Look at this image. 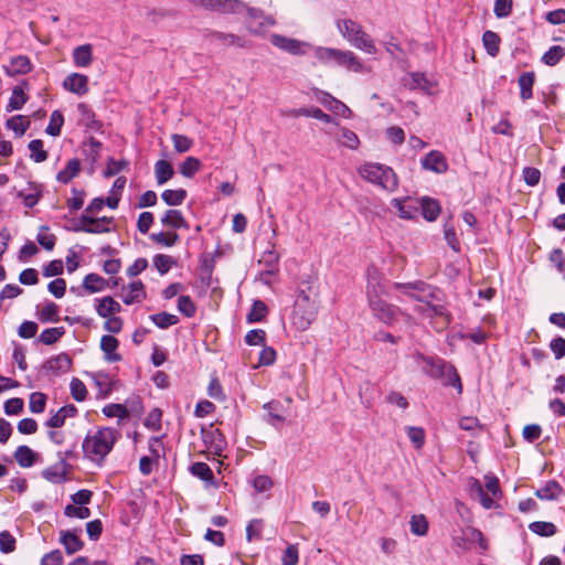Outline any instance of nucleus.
<instances>
[{"mask_svg":"<svg viewBox=\"0 0 565 565\" xmlns=\"http://www.w3.org/2000/svg\"><path fill=\"white\" fill-rule=\"evenodd\" d=\"M386 289L381 273L375 267L367 269L366 298L372 315L385 324H393L401 310L384 298Z\"/></svg>","mask_w":565,"mask_h":565,"instance_id":"obj_1","label":"nucleus"},{"mask_svg":"<svg viewBox=\"0 0 565 565\" xmlns=\"http://www.w3.org/2000/svg\"><path fill=\"white\" fill-rule=\"evenodd\" d=\"M120 434L110 427H99L89 431L83 440L84 456L100 466L114 448Z\"/></svg>","mask_w":565,"mask_h":565,"instance_id":"obj_2","label":"nucleus"},{"mask_svg":"<svg viewBox=\"0 0 565 565\" xmlns=\"http://www.w3.org/2000/svg\"><path fill=\"white\" fill-rule=\"evenodd\" d=\"M393 287L403 296L423 302L425 306L418 309L424 311L428 317H447V311L444 306L430 303V300L436 298L435 289L424 281L394 282Z\"/></svg>","mask_w":565,"mask_h":565,"instance_id":"obj_3","label":"nucleus"},{"mask_svg":"<svg viewBox=\"0 0 565 565\" xmlns=\"http://www.w3.org/2000/svg\"><path fill=\"white\" fill-rule=\"evenodd\" d=\"M318 309L317 292L311 287L308 288V291L301 289L297 295L291 312L292 326L299 331L307 330L316 320Z\"/></svg>","mask_w":565,"mask_h":565,"instance_id":"obj_4","label":"nucleus"},{"mask_svg":"<svg viewBox=\"0 0 565 565\" xmlns=\"http://www.w3.org/2000/svg\"><path fill=\"white\" fill-rule=\"evenodd\" d=\"M335 25L343 39L352 46L369 54L376 53L377 50L374 41L356 21L338 19Z\"/></svg>","mask_w":565,"mask_h":565,"instance_id":"obj_5","label":"nucleus"},{"mask_svg":"<svg viewBox=\"0 0 565 565\" xmlns=\"http://www.w3.org/2000/svg\"><path fill=\"white\" fill-rule=\"evenodd\" d=\"M359 174L364 180L390 192L395 191L398 184L397 175L393 169L381 163H365L359 169Z\"/></svg>","mask_w":565,"mask_h":565,"instance_id":"obj_6","label":"nucleus"},{"mask_svg":"<svg viewBox=\"0 0 565 565\" xmlns=\"http://www.w3.org/2000/svg\"><path fill=\"white\" fill-rule=\"evenodd\" d=\"M470 492L472 498L479 500L484 509H492L494 507V499L501 494L499 480L493 475L484 477V484L473 479L470 486Z\"/></svg>","mask_w":565,"mask_h":565,"instance_id":"obj_7","label":"nucleus"},{"mask_svg":"<svg viewBox=\"0 0 565 565\" xmlns=\"http://www.w3.org/2000/svg\"><path fill=\"white\" fill-rule=\"evenodd\" d=\"M113 224V217H92L82 214L78 221L73 225L74 232H84L89 234L108 233Z\"/></svg>","mask_w":565,"mask_h":565,"instance_id":"obj_8","label":"nucleus"},{"mask_svg":"<svg viewBox=\"0 0 565 565\" xmlns=\"http://www.w3.org/2000/svg\"><path fill=\"white\" fill-rule=\"evenodd\" d=\"M194 7L213 10L220 13L237 14L244 11L245 3L241 0H189Z\"/></svg>","mask_w":565,"mask_h":565,"instance_id":"obj_9","label":"nucleus"},{"mask_svg":"<svg viewBox=\"0 0 565 565\" xmlns=\"http://www.w3.org/2000/svg\"><path fill=\"white\" fill-rule=\"evenodd\" d=\"M269 40L275 47L292 55H305L308 50L311 49V45L308 42L281 34H271Z\"/></svg>","mask_w":565,"mask_h":565,"instance_id":"obj_10","label":"nucleus"},{"mask_svg":"<svg viewBox=\"0 0 565 565\" xmlns=\"http://www.w3.org/2000/svg\"><path fill=\"white\" fill-rule=\"evenodd\" d=\"M244 11L247 12L249 18L248 30L253 34H263L268 26H274L276 24V20L271 15L265 14L259 9L249 8L245 4Z\"/></svg>","mask_w":565,"mask_h":565,"instance_id":"obj_11","label":"nucleus"},{"mask_svg":"<svg viewBox=\"0 0 565 565\" xmlns=\"http://www.w3.org/2000/svg\"><path fill=\"white\" fill-rule=\"evenodd\" d=\"M343 50L333 49V47H324V46H316L313 47V55L317 61L326 66H339L341 64Z\"/></svg>","mask_w":565,"mask_h":565,"instance_id":"obj_12","label":"nucleus"},{"mask_svg":"<svg viewBox=\"0 0 565 565\" xmlns=\"http://www.w3.org/2000/svg\"><path fill=\"white\" fill-rule=\"evenodd\" d=\"M433 365L436 369V373H434V375L438 374L441 376H446L447 377L446 384L456 387L458 390V392L461 393L462 385L460 382V376L457 373L456 369L451 364H448V363L439 360V361L435 362Z\"/></svg>","mask_w":565,"mask_h":565,"instance_id":"obj_13","label":"nucleus"},{"mask_svg":"<svg viewBox=\"0 0 565 565\" xmlns=\"http://www.w3.org/2000/svg\"><path fill=\"white\" fill-rule=\"evenodd\" d=\"M120 297L126 305L141 302L146 298L143 284L140 280L132 281L128 286H124Z\"/></svg>","mask_w":565,"mask_h":565,"instance_id":"obj_14","label":"nucleus"},{"mask_svg":"<svg viewBox=\"0 0 565 565\" xmlns=\"http://www.w3.org/2000/svg\"><path fill=\"white\" fill-rule=\"evenodd\" d=\"M422 166L424 169L434 171L436 173H444L448 169V163L445 156L437 150H433L427 153L422 160Z\"/></svg>","mask_w":565,"mask_h":565,"instance_id":"obj_15","label":"nucleus"},{"mask_svg":"<svg viewBox=\"0 0 565 565\" xmlns=\"http://www.w3.org/2000/svg\"><path fill=\"white\" fill-rule=\"evenodd\" d=\"M65 89L76 95H85L88 92V77L79 73H72L64 79Z\"/></svg>","mask_w":565,"mask_h":565,"instance_id":"obj_16","label":"nucleus"},{"mask_svg":"<svg viewBox=\"0 0 565 565\" xmlns=\"http://www.w3.org/2000/svg\"><path fill=\"white\" fill-rule=\"evenodd\" d=\"M340 67L354 73H369L371 70L352 51L343 50Z\"/></svg>","mask_w":565,"mask_h":565,"instance_id":"obj_17","label":"nucleus"},{"mask_svg":"<svg viewBox=\"0 0 565 565\" xmlns=\"http://www.w3.org/2000/svg\"><path fill=\"white\" fill-rule=\"evenodd\" d=\"M319 100L324 107L335 115L343 118H350L352 116L351 109L344 103L338 100L328 93H322V97H320Z\"/></svg>","mask_w":565,"mask_h":565,"instance_id":"obj_18","label":"nucleus"},{"mask_svg":"<svg viewBox=\"0 0 565 565\" xmlns=\"http://www.w3.org/2000/svg\"><path fill=\"white\" fill-rule=\"evenodd\" d=\"M121 310V306L113 297L96 299V311L102 318H109Z\"/></svg>","mask_w":565,"mask_h":565,"instance_id":"obj_19","label":"nucleus"},{"mask_svg":"<svg viewBox=\"0 0 565 565\" xmlns=\"http://www.w3.org/2000/svg\"><path fill=\"white\" fill-rule=\"evenodd\" d=\"M60 542L65 547L68 555L81 551L84 546L83 541L78 537L75 531H61Z\"/></svg>","mask_w":565,"mask_h":565,"instance_id":"obj_20","label":"nucleus"},{"mask_svg":"<svg viewBox=\"0 0 565 565\" xmlns=\"http://www.w3.org/2000/svg\"><path fill=\"white\" fill-rule=\"evenodd\" d=\"M42 195L41 186L36 183H28L25 188L18 192V196L22 199L28 207H33L38 204Z\"/></svg>","mask_w":565,"mask_h":565,"instance_id":"obj_21","label":"nucleus"},{"mask_svg":"<svg viewBox=\"0 0 565 565\" xmlns=\"http://www.w3.org/2000/svg\"><path fill=\"white\" fill-rule=\"evenodd\" d=\"M119 342L113 335H103L100 339V349L105 354V359L108 362H118L121 360V355L117 353Z\"/></svg>","mask_w":565,"mask_h":565,"instance_id":"obj_22","label":"nucleus"},{"mask_svg":"<svg viewBox=\"0 0 565 565\" xmlns=\"http://www.w3.org/2000/svg\"><path fill=\"white\" fill-rule=\"evenodd\" d=\"M73 62L77 67H88L93 62V46L83 44L73 50Z\"/></svg>","mask_w":565,"mask_h":565,"instance_id":"obj_23","label":"nucleus"},{"mask_svg":"<svg viewBox=\"0 0 565 565\" xmlns=\"http://www.w3.org/2000/svg\"><path fill=\"white\" fill-rule=\"evenodd\" d=\"M562 493V487L554 480L547 481L544 486L535 491V495L541 500H557Z\"/></svg>","mask_w":565,"mask_h":565,"instance_id":"obj_24","label":"nucleus"},{"mask_svg":"<svg viewBox=\"0 0 565 565\" xmlns=\"http://www.w3.org/2000/svg\"><path fill=\"white\" fill-rule=\"evenodd\" d=\"M333 137L339 145L347 147L351 150L358 149L360 145V139L358 135L345 127H341L339 129V132L333 135Z\"/></svg>","mask_w":565,"mask_h":565,"instance_id":"obj_25","label":"nucleus"},{"mask_svg":"<svg viewBox=\"0 0 565 565\" xmlns=\"http://www.w3.org/2000/svg\"><path fill=\"white\" fill-rule=\"evenodd\" d=\"M191 475L204 481L207 486H216L214 475L210 466L205 462H194L189 468Z\"/></svg>","mask_w":565,"mask_h":565,"instance_id":"obj_26","label":"nucleus"},{"mask_svg":"<svg viewBox=\"0 0 565 565\" xmlns=\"http://www.w3.org/2000/svg\"><path fill=\"white\" fill-rule=\"evenodd\" d=\"M535 83L534 72H524L519 76L518 84L520 87V97L527 100L533 96V85Z\"/></svg>","mask_w":565,"mask_h":565,"instance_id":"obj_27","label":"nucleus"},{"mask_svg":"<svg viewBox=\"0 0 565 565\" xmlns=\"http://www.w3.org/2000/svg\"><path fill=\"white\" fill-rule=\"evenodd\" d=\"M9 75L26 74L31 71L30 60L24 55H18L11 58L10 64L6 67Z\"/></svg>","mask_w":565,"mask_h":565,"instance_id":"obj_28","label":"nucleus"},{"mask_svg":"<svg viewBox=\"0 0 565 565\" xmlns=\"http://www.w3.org/2000/svg\"><path fill=\"white\" fill-rule=\"evenodd\" d=\"M161 223L167 227L189 228V224L179 210H168L162 216Z\"/></svg>","mask_w":565,"mask_h":565,"instance_id":"obj_29","label":"nucleus"},{"mask_svg":"<svg viewBox=\"0 0 565 565\" xmlns=\"http://www.w3.org/2000/svg\"><path fill=\"white\" fill-rule=\"evenodd\" d=\"M263 408L267 412L266 420L271 426H277L285 422L286 417L280 413L281 404L278 401L265 403Z\"/></svg>","mask_w":565,"mask_h":565,"instance_id":"obj_30","label":"nucleus"},{"mask_svg":"<svg viewBox=\"0 0 565 565\" xmlns=\"http://www.w3.org/2000/svg\"><path fill=\"white\" fill-rule=\"evenodd\" d=\"M77 111L79 114L78 124L88 129H97L98 121L95 118L94 111L84 103L77 105Z\"/></svg>","mask_w":565,"mask_h":565,"instance_id":"obj_31","label":"nucleus"},{"mask_svg":"<svg viewBox=\"0 0 565 565\" xmlns=\"http://www.w3.org/2000/svg\"><path fill=\"white\" fill-rule=\"evenodd\" d=\"M174 174L173 168L167 160H159L154 164V175L157 183L162 185L167 183Z\"/></svg>","mask_w":565,"mask_h":565,"instance_id":"obj_32","label":"nucleus"},{"mask_svg":"<svg viewBox=\"0 0 565 565\" xmlns=\"http://www.w3.org/2000/svg\"><path fill=\"white\" fill-rule=\"evenodd\" d=\"M28 95L25 94V90L23 86H15L12 89L11 97L9 98V103L7 105V111H13L21 109L24 104L28 102Z\"/></svg>","mask_w":565,"mask_h":565,"instance_id":"obj_33","label":"nucleus"},{"mask_svg":"<svg viewBox=\"0 0 565 565\" xmlns=\"http://www.w3.org/2000/svg\"><path fill=\"white\" fill-rule=\"evenodd\" d=\"M79 170H81L79 160L71 159L66 163V167L57 173L56 179L61 183L66 184L78 174Z\"/></svg>","mask_w":565,"mask_h":565,"instance_id":"obj_34","label":"nucleus"},{"mask_svg":"<svg viewBox=\"0 0 565 565\" xmlns=\"http://www.w3.org/2000/svg\"><path fill=\"white\" fill-rule=\"evenodd\" d=\"M72 360L66 353H61L47 361V369L53 372L66 373L70 371Z\"/></svg>","mask_w":565,"mask_h":565,"instance_id":"obj_35","label":"nucleus"},{"mask_svg":"<svg viewBox=\"0 0 565 565\" xmlns=\"http://www.w3.org/2000/svg\"><path fill=\"white\" fill-rule=\"evenodd\" d=\"M14 459L21 467H31L35 460L34 451L28 446H19L14 451Z\"/></svg>","mask_w":565,"mask_h":565,"instance_id":"obj_36","label":"nucleus"},{"mask_svg":"<svg viewBox=\"0 0 565 565\" xmlns=\"http://www.w3.org/2000/svg\"><path fill=\"white\" fill-rule=\"evenodd\" d=\"M422 211L425 220L431 222L438 217L440 213V206L436 200L430 198H424L422 200Z\"/></svg>","mask_w":565,"mask_h":565,"instance_id":"obj_37","label":"nucleus"},{"mask_svg":"<svg viewBox=\"0 0 565 565\" xmlns=\"http://www.w3.org/2000/svg\"><path fill=\"white\" fill-rule=\"evenodd\" d=\"M210 38L212 41H217L222 44H225V45H235V46H244V40L235 34H232V33H223V32H217V31H213L210 33Z\"/></svg>","mask_w":565,"mask_h":565,"instance_id":"obj_38","label":"nucleus"},{"mask_svg":"<svg viewBox=\"0 0 565 565\" xmlns=\"http://www.w3.org/2000/svg\"><path fill=\"white\" fill-rule=\"evenodd\" d=\"M482 42L486 51L491 56H497L500 46V36L493 31H486L482 35Z\"/></svg>","mask_w":565,"mask_h":565,"instance_id":"obj_39","label":"nucleus"},{"mask_svg":"<svg viewBox=\"0 0 565 565\" xmlns=\"http://www.w3.org/2000/svg\"><path fill=\"white\" fill-rule=\"evenodd\" d=\"M38 317L42 322H57L60 320L57 305L54 302H46L38 311Z\"/></svg>","mask_w":565,"mask_h":565,"instance_id":"obj_40","label":"nucleus"},{"mask_svg":"<svg viewBox=\"0 0 565 565\" xmlns=\"http://www.w3.org/2000/svg\"><path fill=\"white\" fill-rule=\"evenodd\" d=\"M186 198V191L184 189L178 190H164L161 194V199L167 205L175 206L183 203Z\"/></svg>","mask_w":565,"mask_h":565,"instance_id":"obj_41","label":"nucleus"},{"mask_svg":"<svg viewBox=\"0 0 565 565\" xmlns=\"http://www.w3.org/2000/svg\"><path fill=\"white\" fill-rule=\"evenodd\" d=\"M565 56V47L561 45L551 46L542 56V62L548 66L556 65Z\"/></svg>","mask_w":565,"mask_h":565,"instance_id":"obj_42","label":"nucleus"},{"mask_svg":"<svg viewBox=\"0 0 565 565\" xmlns=\"http://www.w3.org/2000/svg\"><path fill=\"white\" fill-rule=\"evenodd\" d=\"M64 333L65 329L63 327L47 328L41 332L39 341L46 345H51L57 342Z\"/></svg>","mask_w":565,"mask_h":565,"instance_id":"obj_43","label":"nucleus"},{"mask_svg":"<svg viewBox=\"0 0 565 565\" xmlns=\"http://www.w3.org/2000/svg\"><path fill=\"white\" fill-rule=\"evenodd\" d=\"M408 202V199H393L391 201V204L397 210L398 215L405 220L413 218L416 212V207Z\"/></svg>","mask_w":565,"mask_h":565,"instance_id":"obj_44","label":"nucleus"},{"mask_svg":"<svg viewBox=\"0 0 565 565\" xmlns=\"http://www.w3.org/2000/svg\"><path fill=\"white\" fill-rule=\"evenodd\" d=\"M202 163L195 157H186L180 166V173L185 178H193L201 170Z\"/></svg>","mask_w":565,"mask_h":565,"instance_id":"obj_45","label":"nucleus"},{"mask_svg":"<svg viewBox=\"0 0 565 565\" xmlns=\"http://www.w3.org/2000/svg\"><path fill=\"white\" fill-rule=\"evenodd\" d=\"M106 280L97 274H88L83 281V287L89 292H98L105 289Z\"/></svg>","mask_w":565,"mask_h":565,"instance_id":"obj_46","label":"nucleus"},{"mask_svg":"<svg viewBox=\"0 0 565 565\" xmlns=\"http://www.w3.org/2000/svg\"><path fill=\"white\" fill-rule=\"evenodd\" d=\"M103 414L107 417H117L119 422L129 418V412L122 404H108L103 407Z\"/></svg>","mask_w":565,"mask_h":565,"instance_id":"obj_47","label":"nucleus"},{"mask_svg":"<svg viewBox=\"0 0 565 565\" xmlns=\"http://www.w3.org/2000/svg\"><path fill=\"white\" fill-rule=\"evenodd\" d=\"M30 126V121L22 115H17L7 120V127L15 132L17 136H22Z\"/></svg>","mask_w":565,"mask_h":565,"instance_id":"obj_48","label":"nucleus"},{"mask_svg":"<svg viewBox=\"0 0 565 565\" xmlns=\"http://www.w3.org/2000/svg\"><path fill=\"white\" fill-rule=\"evenodd\" d=\"M150 320L160 329H167L179 322V318L175 315L168 312H160L150 316Z\"/></svg>","mask_w":565,"mask_h":565,"instance_id":"obj_49","label":"nucleus"},{"mask_svg":"<svg viewBox=\"0 0 565 565\" xmlns=\"http://www.w3.org/2000/svg\"><path fill=\"white\" fill-rule=\"evenodd\" d=\"M152 242L162 246H173L179 241L180 236L175 232H159L150 235Z\"/></svg>","mask_w":565,"mask_h":565,"instance_id":"obj_50","label":"nucleus"},{"mask_svg":"<svg viewBox=\"0 0 565 565\" xmlns=\"http://www.w3.org/2000/svg\"><path fill=\"white\" fill-rule=\"evenodd\" d=\"M64 122V117L61 111L54 110L51 114L50 122L45 129L46 134L56 137L61 134V128Z\"/></svg>","mask_w":565,"mask_h":565,"instance_id":"obj_51","label":"nucleus"},{"mask_svg":"<svg viewBox=\"0 0 565 565\" xmlns=\"http://www.w3.org/2000/svg\"><path fill=\"white\" fill-rule=\"evenodd\" d=\"M409 525L412 533L415 535L423 536L427 533L428 522L423 514L413 515Z\"/></svg>","mask_w":565,"mask_h":565,"instance_id":"obj_52","label":"nucleus"},{"mask_svg":"<svg viewBox=\"0 0 565 565\" xmlns=\"http://www.w3.org/2000/svg\"><path fill=\"white\" fill-rule=\"evenodd\" d=\"M264 522L259 519L252 520L246 527V539L248 542L258 541L262 539Z\"/></svg>","mask_w":565,"mask_h":565,"instance_id":"obj_53","label":"nucleus"},{"mask_svg":"<svg viewBox=\"0 0 565 565\" xmlns=\"http://www.w3.org/2000/svg\"><path fill=\"white\" fill-rule=\"evenodd\" d=\"M267 315V307L262 300H255L250 312L247 315V321L250 323L262 321Z\"/></svg>","mask_w":565,"mask_h":565,"instance_id":"obj_54","label":"nucleus"},{"mask_svg":"<svg viewBox=\"0 0 565 565\" xmlns=\"http://www.w3.org/2000/svg\"><path fill=\"white\" fill-rule=\"evenodd\" d=\"M71 395L76 402H83L87 397V390L83 381L73 377L70 383Z\"/></svg>","mask_w":565,"mask_h":565,"instance_id":"obj_55","label":"nucleus"},{"mask_svg":"<svg viewBox=\"0 0 565 565\" xmlns=\"http://www.w3.org/2000/svg\"><path fill=\"white\" fill-rule=\"evenodd\" d=\"M530 530L541 536H552L556 533L555 524L551 522L536 521L530 524Z\"/></svg>","mask_w":565,"mask_h":565,"instance_id":"obj_56","label":"nucleus"},{"mask_svg":"<svg viewBox=\"0 0 565 565\" xmlns=\"http://www.w3.org/2000/svg\"><path fill=\"white\" fill-rule=\"evenodd\" d=\"M29 150L31 152V159L38 163L43 162L47 159V153L43 149V141L40 139H34L30 141Z\"/></svg>","mask_w":565,"mask_h":565,"instance_id":"obj_57","label":"nucleus"},{"mask_svg":"<svg viewBox=\"0 0 565 565\" xmlns=\"http://www.w3.org/2000/svg\"><path fill=\"white\" fill-rule=\"evenodd\" d=\"M279 256L276 250L271 249L265 252L259 259V263L263 264L267 269L268 274H274L277 270Z\"/></svg>","mask_w":565,"mask_h":565,"instance_id":"obj_58","label":"nucleus"},{"mask_svg":"<svg viewBox=\"0 0 565 565\" xmlns=\"http://www.w3.org/2000/svg\"><path fill=\"white\" fill-rule=\"evenodd\" d=\"M46 404V395L41 392H34L30 395L29 407L34 414H40L44 411Z\"/></svg>","mask_w":565,"mask_h":565,"instance_id":"obj_59","label":"nucleus"},{"mask_svg":"<svg viewBox=\"0 0 565 565\" xmlns=\"http://www.w3.org/2000/svg\"><path fill=\"white\" fill-rule=\"evenodd\" d=\"M178 310L188 318L196 312V307L189 296H180L177 303Z\"/></svg>","mask_w":565,"mask_h":565,"instance_id":"obj_60","label":"nucleus"},{"mask_svg":"<svg viewBox=\"0 0 565 565\" xmlns=\"http://www.w3.org/2000/svg\"><path fill=\"white\" fill-rule=\"evenodd\" d=\"M407 436L416 449H420L425 444V431L420 427L408 426Z\"/></svg>","mask_w":565,"mask_h":565,"instance_id":"obj_61","label":"nucleus"},{"mask_svg":"<svg viewBox=\"0 0 565 565\" xmlns=\"http://www.w3.org/2000/svg\"><path fill=\"white\" fill-rule=\"evenodd\" d=\"M174 264V259L168 255L158 254L153 257V265L161 275L167 274Z\"/></svg>","mask_w":565,"mask_h":565,"instance_id":"obj_62","label":"nucleus"},{"mask_svg":"<svg viewBox=\"0 0 565 565\" xmlns=\"http://www.w3.org/2000/svg\"><path fill=\"white\" fill-rule=\"evenodd\" d=\"M174 150L179 153H184L193 146L192 139L184 135L174 134L171 137Z\"/></svg>","mask_w":565,"mask_h":565,"instance_id":"obj_63","label":"nucleus"},{"mask_svg":"<svg viewBox=\"0 0 565 565\" xmlns=\"http://www.w3.org/2000/svg\"><path fill=\"white\" fill-rule=\"evenodd\" d=\"M299 562V550L297 544H290L284 551L281 565H297Z\"/></svg>","mask_w":565,"mask_h":565,"instance_id":"obj_64","label":"nucleus"}]
</instances>
